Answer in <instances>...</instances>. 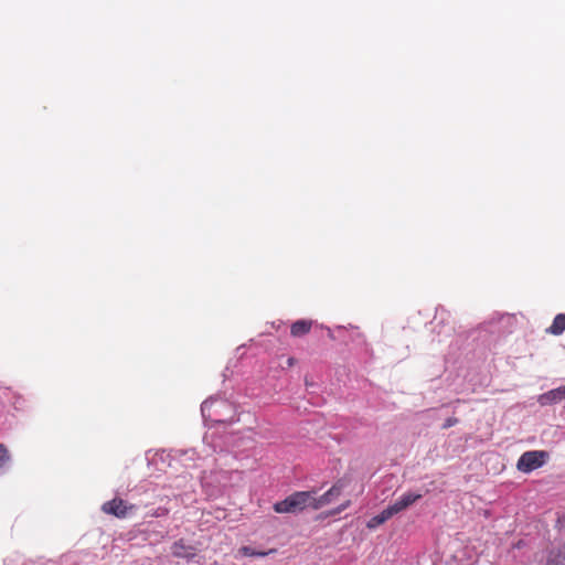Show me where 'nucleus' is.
I'll return each mask as SVG.
<instances>
[{
  "mask_svg": "<svg viewBox=\"0 0 565 565\" xmlns=\"http://www.w3.org/2000/svg\"><path fill=\"white\" fill-rule=\"evenodd\" d=\"M547 458V452L542 450L525 451L518 460L516 468L522 472H531L542 467Z\"/></svg>",
  "mask_w": 565,
  "mask_h": 565,
  "instance_id": "nucleus-3",
  "label": "nucleus"
},
{
  "mask_svg": "<svg viewBox=\"0 0 565 565\" xmlns=\"http://www.w3.org/2000/svg\"><path fill=\"white\" fill-rule=\"evenodd\" d=\"M273 552H274V550H270L268 552H258V551L253 550L249 546H243L238 550V554L242 556H266Z\"/></svg>",
  "mask_w": 565,
  "mask_h": 565,
  "instance_id": "nucleus-15",
  "label": "nucleus"
},
{
  "mask_svg": "<svg viewBox=\"0 0 565 565\" xmlns=\"http://www.w3.org/2000/svg\"><path fill=\"white\" fill-rule=\"evenodd\" d=\"M342 484L335 483L324 494L319 498L313 495L312 509L318 510L337 499L342 492Z\"/></svg>",
  "mask_w": 565,
  "mask_h": 565,
  "instance_id": "nucleus-7",
  "label": "nucleus"
},
{
  "mask_svg": "<svg viewBox=\"0 0 565 565\" xmlns=\"http://www.w3.org/2000/svg\"><path fill=\"white\" fill-rule=\"evenodd\" d=\"M457 422H458L457 418L450 417V418L446 419V422L444 423L443 427L444 428H449V427L456 425Z\"/></svg>",
  "mask_w": 565,
  "mask_h": 565,
  "instance_id": "nucleus-16",
  "label": "nucleus"
},
{
  "mask_svg": "<svg viewBox=\"0 0 565 565\" xmlns=\"http://www.w3.org/2000/svg\"><path fill=\"white\" fill-rule=\"evenodd\" d=\"M215 450L216 446L214 436L206 435L203 439V448L200 454L195 449H189L180 451L179 457L183 463H186L188 461L194 460L195 458L201 456L209 457L213 452H215Z\"/></svg>",
  "mask_w": 565,
  "mask_h": 565,
  "instance_id": "nucleus-4",
  "label": "nucleus"
},
{
  "mask_svg": "<svg viewBox=\"0 0 565 565\" xmlns=\"http://www.w3.org/2000/svg\"><path fill=\"white\" fill-rule=\"evenodd\" d=\"M311 320H297L291 324L290 333L292 337H302L311 330Z\"/></svg>",
  "mask_w": 565,
  "mask_h": 565,
  "instance_id": "nucleus-9",
  "label": "nucleus"
},
{
  "mask_svg": "<svg viewBox=\"0 0 565 565\" xmlns=\"http://www.w3.org/2000/svg\"><path fill=\"white\" fill-rule=\"evenodd\" d=\"M102 510L107 514H113L117 518L122 519L128 516L135 510V507L128 504L126 501L121 499H113L110 501L105 502L102 505Z\"/></svg>",
  "mask_w": 565,
  "mask_h": 565,
  "instance_id": "nucleus-5",
  "label": "nucleus"
},
{
  "mask_svg": "<svg viewBox=\"0 0 565 565\" xmlns=\"http://www.w3.org/2000/svg\"><path fill=\"white\" fill-rule=\"evenodd\" d=\"M224 411H231V405L218 398H209L201 405L202 416L212 422H225Z\"/></svg>",
  "mask_w": 565,
  "mask_h": 565,
  "instance_id": "nucleus-2",
  "label": "nucleus"
},
{
  "mask_svg": "<svg viewBox=\"0 0 565 565\" xmlns=\"http://www.w3.org/2000/svg\"><path fill=\"white\" fill-rule=\"evenodd\" d=\"M565 399V385L541 394L537 402L541 406L559 403Z\"/></svg>",
  "mask_w": 565,
  "mask_h": 565,
  "instance_id": "nucleus-8",
  "label": "nucleus"
},
{
  "mask_svg": "<svg viewBox=\"0 0 565 565\" xmlns=\"http://www.w3.org/2000/svg\"><path fill=\"white\" fill-rule=\"evenodd\" d=\"M420 498V493L407 492L404 493L401 498H398L394 503L390 504L387 508L390 511H392V514L394 516L395 514L406 510Z\"/></svg>",
  "mask_w": 565,
  "mask_h": 565,
  "instance_id": "nucleus-6",
  "label": "nucleus"
},
{
  "mask_svg": "<svg viewBox=\"0 0 565 565\" xmlns=\"http://www.w3.org/2000/svg\"><path fill=\"white\" fill-rule=\"evenodd\" d=\"M202 483L204 487H210V488H216L217 486H223V484H225V475H224V472H220L214 478L212 472L210 475L204 473L202 476Z\"/></svg>",
  "mask_w": 565,
  "mask_h": 565,
  "instance_id": "nucleus-13",
  "label": "nucleus"
},
{
  "mask_svg": "<svg viewBox=\"0 0 565 565\" xmlns=\"http://www.w3.org/2000/svg\"><path fill=\"white\" fill-rule=\"evenodd\" d=\"M350 505V501H347L345 503H343L341 507H339L334 513H339L341 511H343L344 509H347L348 507Z\"/></svg>",
  "mask_w": 565,
  "mask_h": 565,
  "instance_id": "nucleus-17",
  "label": "nucleus"
},
{
  "mask_svg": "<svg viewBox=\"0 0 565 565\" xmlns=\"http://www.w3.org/2000/svg\"><path fill=\"white\" fill-rule=\"evenodd\" d=\"M313 492L299 491L290 494L285 500L276 502L274 510L277 513H298L307 508H312Z\"/></svg>",
  "mask_w": 565,
  "mask_h": 565,
  "instance_id": "nucleus-1",
  "label": "nucleus"
},
{
  "mask_svg": "<svg viewBox=\"0 0 565 565\" xmlns=\"http://www.w3.org/2000/svg\"><path fill=\"white\" fill-rule=\"evenodd\" d=\"M11 456L8 448L0 444V475L4 473L10 465Z\"/></svg>",
  "mask_w": 565,
  "mask_h": 565,
  "instance_id": "nucleus-14",
  "label": "nucleus"
},
{
  "mask_svg": "<svg viewBox=\"0 0 565 565\" xmlns=\"http://www.w3.org/2000/svg\"><path fill=\"white\" fill-rule=\"evenodd\" d=\"M171 553L177 557L189 558L194 556V548L180 541L172 545Z\"/></svg>",
  "mask_w": 565,
  "mask_h": 565,
  "instance_id": "nucleus-10",
  "label": "nucleus"
},
{
  "mask_svg": "<svg viewBox=\"0 0 565 565\" xmlns=\"http://www.w3.org/2000/svg\"><path fill=\"white\" fill-rule=\"evenodd\" d=\"M565 331V313L557 315L552 324L546 329V332L559 335Z\"/></svg>",
  "mask_w": 565,
  "mask_h": 565,
  "instance_id": "nucleus-12",
  "label": "nucleus"
},
{
  "mask_svg": "<svg viewBox=\"0 0 565 565\" xmlns=\"http://www.w3.org/2000/svg\"><path fill=\"white\" fill-rule=\"evenodd\" d=\"M288 363H289V365H291L292 364V359H288Z\"/></svg>",
  "mask_w": 565,
  "mask_h": 565,
  "instance_id": "nucleus-18",
  "label": "nucleus"
},
{
  "mask_svg": "<svg viewBox=\"0 0 565 565\" xmlns=\"http://www.w3.org/2000/svg\"><path fill=\"white\" fill-rule=\"evenodd\" d=\"M392 516H393L392 511H390L388 508H385L380 514L371 518L367 521L366 526L370 530H374L377 526H380L381 524H383L384 522H386L387 520H390Z\"/></svg>",
  "mask_w": 565,
  "mask_h": 565,
  "instance_id": "nucleus-11",
  "label": "nucleus"
}]
</instances>
